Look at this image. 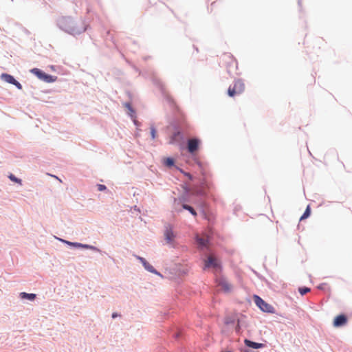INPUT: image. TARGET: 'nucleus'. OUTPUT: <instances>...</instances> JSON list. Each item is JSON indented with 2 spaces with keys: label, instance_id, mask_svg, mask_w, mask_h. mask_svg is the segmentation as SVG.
<instances>
[{
  "label": "nucleus",
  "instance_id": "obj_1",
  "mask_svg": "<svg viewBox=\"0 0 352 352\" xmlns=\"http://www.w3.org/2000/svg\"><path fill=\"white\" fill-rule=\"evenodd\" d=\"M207 188L208 184L204 179L192 186L185 183L183 186L184 193L179 197V203H192L197 205L206 218L205 197L207 196Z\"/></svg>",
  "mask_w": 352,
  "mask_h": 352
},
{
  "label": "nucleus",
  "instance_id": "obj_2",
  "mask_svg": "<svg viewBox=\"0 0 352 352\" xmlns=\"http://www.w3.org/2000/svg\"><path fill=\"white\" fill-rule=\"evenodd\" d=\"M56 24L61 30L74 36L79 35L85 32L87 29V25L80 28L76 26L71 16H59L56 20Z\"/></svg>",
  "mask_w": 352,
  "mask_h": 352
},
{
  "label": "nucleus",
  "instance_id": "obj_3",
  "mask_svg": "<svg viewBox=\"0 0 352 352\" xmlns=\"http://www.w3.org/2000/svg\"><path fill=\"white\" fill-rule=\"evenodd\" d=\"M203 262L204 270H212L216 275L221 272L223 269L221 261L213 250L204 253Z\"/></svg>",
  "mask_w": 352,
  "mask_h": 352
},
{
  "label": "nucleus",
  "instance_id": "obj_4",
  "mask_svg": "<svg viewBox=\"0 0 352 352\" xmlns=\"http://www.w3.org/2000/svg\"><path fill=\"white\" fill-rule=\"evenodd\" d=\"M245 90V84L241 79L234 80L232 85H230L228 89V95L234 97L237 94H242Z\"/></svg>",
  "mask_w": 352,
  "mask_h": 352
},
{
  "label": "nucleus",
  "instance_id": "obj_5",
  "mask_svg": "<svg viewBox=\"0 0 352 352\" xmlns=\"http://www.w3.org/2000/svg\"><path fill=\"white\" fill-rule=\"evenodd\" d=\"M254 302L256 305L263 312L268 314H274L275 309L274 307L266 302L262 298L259 296L254 294L253 296Z\"/></svg>",
  "mask_w": 352,
  "mask_h": 352
},
{
  "label": "nucleus",
  "instance_id": "obj_6",
  "mask_svg": "<svg viewBox=\"0 0 352 352\" xmlns=\"http://www.w3.org/2000/svg\"><path fill=\"white\" fill-rule=\"evenodd\" d=\"M195 243L197 248L200 251L204 252V253L212 251L210 248V239L208 237H201L197 234L195 236Z\"/></svg>",
  "mask_w": 352,
  "mask_h": 352
},
{
  "label": "nucleus",
  "instance_id": "obj_7",
  "mask_svg": "<svg viewBox=\"0 0 352 352\" xmlns=\"http://www.w3.org/2000/svg\"><path fill=\"white\" fill-rule=\"evenodd\" d=\"M30 72L34 74L38 79L45 82H54L57 79V76L47 74L38 68H33L30 70Z\"/></svg>",
  "mask_w": 352,
  "mask_h": 352
},
{
  "label": "nucleus",
  "instance_id": "obj_8",
  "mask_svg": "<svg viewBox=\"0 0 352 352\" xmlns=\"http://www.w3.org/2000/svg\"><path fill=\"white\" fill-rule=\"evenodd\" d=\"M57 239L62 243L66 244L68 246L74 248H82V249H86V250H91L95 252H100V250L97 247H95L91 245L83 244V243H78V242H72V241H67L65 239H63L60 238H57Z\"/></svg>",
  "mask_w": 352,
  "mask_h": 352
},
{
  "label": "nucleus",
  "instance_id": "obj_9",
  "mask_svg": "<svg viewBox=\"0 0 352 352\" xmlns=\"http://www.w3.org/2000/svg\"><path fill=\"white\" fill-rule=\"evenodd\" d=\"M169 335L176 341L180 342L185 338L184 329L178 325H174L170 329Z\"/></svg>",
  "mask_w": 352,
  "mask_h": 352
},
{
  "label": "nucleus",
  "instance_id": "obj_10",
  "mask_svg": "<svg viewBox=\"0 0 352 352\" xmlns=\"http://www.w3.org/2000/svg\"><path fill=\"white\" fill-rule=\"evenodd\" d=\"M201 141L198 138H191L187 140V149L191 153H195L199 148Z\"/></svg>",
  "mask_w": 352,
  "mask_h": 352
},
{
  "label": "nucleus",
  "instance_id": "obj_11",
  "mask_svg": "<svg viewBox=\"0 0 352 352\" xmlns=\"http://www.w3.org/2000/svg\"><path fill=\"white\" fill-rule=\"evenodd\" d=\"M135 258L142 264L143 267L148 272L162 277V274L156 270L153 265H151L144 258L135 255Z\"/></svg>",
  "mask_w": 352,
  "mask_h": 352
},
{
  "label": "nucleus",
  "instance_id": "obj_12",
  "mask_svg": "<svg viewBox=\"0 0 352 352\" xmlns=\"http://www.w3.org/2000/svg\"><path fill=\"white\" fill-rule=\"evenodd\" d=\"M0 78L2 80L5 82L14 85L18 89H22V85L15 79V78L11 74L7 73H2L0 76Z\"/></svg>",
  "mask_w": 352,
  "mask_h": 352
},
{
  "label": "nucleus",
  "instance_id": "obj_13",
  "mask_svg": "<svg viewBox=\"0 0 352 352\" xmlns=\"http://www.w3.org/2000/svg\"><path fill=\"white\" fill-rule=\"evenodd\" d=\"M184 133L179 129H177L170 137V144H181L184 142Z\"/></svg>",
  "mask_w": 352,
  "mask_h": 352
},
{
  "label": "nucleus",
  "instance_id": "obj_14",
  "mask_svg": "<svg viewBox=\"0 0 352 352\" xmlns=\"http://www.w3.org/2000/svg\"><path fill=\"white\" fill-rule=\"evenodd\" d=\"M348 322V317L344 314H341L335 317L333 325L334 327L339 328L344 327Z\"/></svg>",
  "mask_w": 352,
  "mask_h": 352
},
{
  "label": "nucleus",
  "instance_id": "obj_15",
  "mask_svg": "<svg viewBox=\"0 0 352 352\" xmlns=\"http://www.w3.org/2000/svg\"><path fill=\"white\" fill-rule=\"evenodd\" d=\"M244 344L245 346L254 349H263L265 346V344L263 343L256 342L247 338L244 340Z\"/></svg>",
  "mask_w": 352,
  "mask_h": 352
},
{
  "label": "nucleus",
  "instance_id": "obj_16",
  "mask_svg": "<svg viewBox=\"0 0 352 352\" xmlns=\"http://www.w3.org/2000/svg\"><path fill=\"white\" fill-rule=\"evenodd\" d=\"M165 240L168 243H172L174 241L175 235L170 226H166L164 231Z\"/></svg>",
  "mask_w": 352,
  "mask_h": 352
},
{
  "label": "nucleus",
  "instance_id": "obj_17",
  "mask_svg": "<svg viewBox=\"0 0 352 352\" xmlns=\"http://www.w3.org/2000/svg\"><path fill=\"white\" fill-rule=\"evenodd\" d=\"M217 283L218 284V285L219 287H221V289L225 292H229L230 291V284L226 281V280L223 278V277H221V278H218L217 279Z\"/></svg>",
  "mask_w": 352,
  "mask_h": 352
},
{
  "label": "nucleus",
  "instance_id": "obj_18",
  "mask_svg": "<svg viewBox=\"0 0 352 352\" xmlns=\"http://www.w3.org/2000/svg\"><path fill=\"white\" fill-rule=\"evenodd\" d=\"M182 210H188L193 217H196L197 215L196 210L192 206L186 203H183L182 204V209L178 210L177 212H180Z\"/></svg>",
  "mask_w": 352,
  "mask_h": 352
},
{
  "label": "nucleus",
  "instance_id": "obj_19",
  "mask_svg": "<svg viewBox=\"0 0 352 352\" xmlns=\"http://www.w3.org/2000/svg\"><path fill=\"white\" fill-rule=\"evenodd\" d=\"M19 297L23 300L34 301L36 298V295L33 293H27V292H23L19 294Z\"/></svg>",
  "mask_w": 352,
  "mask_h": 352
},
{
  "label": "nucleus",
  "instance_id": "obj_20",
  "mask_svg": "<svg viewBox=\"0 0 352 352\" xmlns=\"http://www.w3.org/2000/svg\"><path fill=\"white\" fill-rule=\"evenodd\" d=\"M152 81H153V83L160 89L162 94H164V85H163L162 81L160 80V79L158 78L155 74H153L152 76Z\"/></svg>",
  "mask_w": 352,
  "mask_h": 352
},
{
  "label": "nucleus",
  "instance_id": "obj_21",
  "mask_svg": "<svg viewBox=\"0 0 352 352\" xmlns=\"http://www.w3.org/2000/svg\"><path fill=\"white\" fill-rule=\"evenodd\" d=\"M237 319L239 318L236 316H227L225 318L224 323L226 325H234L237 322Z\"/></svg>",
  "mask_w": 352,
  "mask_h": 352
},
{
  "label": "nucleus",
  "instance_id": "obj_22",
  "mask_svg": "<svg viewBox=\"0 0 352 352\" xmlns=\"http://www.w3.org/2000/svg\"><path fill=\"white\" fill-rule=\"evenodd\" d=\"M164 164L168 168H171L175 166V160L170 157H166L164 160Z\"/></svg>",
  "mask_w": 352,
  "mask_h": 352
},
{
  "label": "nucleus",
  "instance_id": "obj_23",
  "mask_svg": "<svg viewBox=\"0 0 352 352\" xmlns=\"http://www.w3.org/2000/svg\"><path fill=\"white\" fill-rule=\"evenodd\" d=\"M310 215H311V208H310V206L308 205L307 206L305 210L304 211L303 214L300 217V221H303V220L307 219L308 217H310Z\"/></svg>",
  "mask_w": 352,
  "mask_h": 352
},
{
  "label": "nucleus",
  "instance_id": "obj_24",
  "mask_svg": "<svg viewBox=\"0 0 352 352\" xmlns=\"http://www.w3.org/2000/svg\"><path fill=\"white\" fill-rule=\"evenodd\" d=\"M124 106L130 111L129 115L131 118L135 116V111L130 102H126L124 103Z\"/></svg>",
  "mask_w": 352,
  "mask_h": 352
},
{
  "label": "nucleus",
  "instance_id": "obj_25",
  "mask_svg": "<svg viewBox=\"0 0 352 352\" xmlns=\"http://www.w3.org/2000/svg\"><path fill=\"white\" fill-rule=\"evenodd\" d=\"M8 178L10 179V181L14 182L16 184H21L22 180L20 178L16 177L14 175L10 173L8 175Z\"/></svg>",
  "mask_w": 352,
  "mask_h": 352
},
{
  "label": "nucleus",
  "instance_id": "obj_26",
  "mask_svg": "<svg viewBox=\"0 0 352 352\" xmlns=\"http://www.w3.org/2000/svg\"><path fill=\"white\" fill-rule=\"evenodd\" d=\"M310 288L307 287H300L298 288V292L300 294V295L304 296L307 294L308 292H310Z\"/></svg>",
  "mask_w": 352,
  "mask_h": 352
},
{
  "label": "nucleus",
  "instance_id": "obj_27",
  "mask_svg": "<svg viewBox=\"0 0 352 352\" xmlns=\"http://www.w3.org/2000/svg\"><path fill=\"white\" fill-rule=\"evenodd\" d=\"M180 172L184 174V175H185L186 177H188V179L190 180V181H192L194 179V177L192 175H191L190 173H188V172H186L184 171V170L182 169H179Z\"/></svg>",
  "mask_w": 352,
  "mask_h": 352
},
{
  "label": "nucleus",
  "instance_id": "obj_28",
  "mask_svg": "<svg viewBox=\"0 0 352 352\" xmlns=\"http://www.w3.org/2000/svg\"><path fill=\"white\" fill-rule=\"evenodd\" d=\"M234 325H235L236 333H239L241 331V329L239 319H237V322H236V324Z\"/></svg>",
  "mask_w": 352,
  "mask_h": 352
},
{
  "label": "nucleus",
  "instance_id": "obj_29",
  "mask_svg": "<svg viewBox=\"0 0 352 352\" xmlns=\"http://www.w3.org/2000/svg\"><path fill=\"white\" fill-rule=\"evenodd\" d=\"M156 133H157V131H156L155 128L153 126H151V135L152 139L155 138Z\"/></svg>",
  "mask_w": 352,
  "mask_h": 352
},
{
  "label": "nucleus",
  "instance_id": "obj_30",
  "mask_svg": "<svg viewBox=\"0 0 352 352\" xmlns=\"http://www.w3.org/2000/svg\"><path fill=\"white\" fill-rule=\"evenodd\" d=\"M97 187L99 191H104L107 190V186L104 184H97Z\"/></svg>",
  "mask_w": 352,
  "mask_h": 352
},
{
  "label": "nucleus",
  "instance_id": "obj_31",
  "mask_svg": "<svg viewBox=\"0 0 352 352\" xmlns=\"http://www.w3.org/2000/svg\"><path fill=\"white\" fill-rule=\"evenodd\" d=\"M196 164L198 165V166L200 168L201 170V173L203 175H204V172H203V166H202V163L201 162H199V160H196Z\"/></svg>",
  "mask_w": 352,
  "mask_h": 352
},
{
  "label": "nucleus",
  "instance_id": "obj_32",
  "mask_svg": "<svg viewBox=\"0 0 352 352\" xmlns=\"http://www.w3.org/2000/svg\"><path fill=\"white\" fill-rule=\"evenodd\" d=\"M120 316V314H118L117 312H113L111 315V317L112 318L115 319L117 317Z\"/></svg>",
  "mask_w": 352,
  "mask_h": 352
},
{
  "label": "nucleus",
  "instance_id": "obj_33",
  "mask_svg": "<svg viewBox=\"0 0 352 352\" xmlns=\"http://www.w3.org/2000/svg\"><path fill=\"white\" fill-rule=\"evenodd\" d=\"M131 66L134 68V69L137 72H139V74H140V71L139 70L138 68H137L135 65H131Z\"/></svg>",
  "mask_w": 352,
  "mask_h": 352
},
{
  "label": "nucleus",
  "instance_id": "obj_34",
  "mask_svg": "<svg viewBox=\"0 0 352 352\" xmlns=\"http://www.w3.org/2000/svg\"><path fill=\"white\" fill-rule=\"evenodd\" d=\"M298 6L300 7V8H301V7H302V0H298Z\"/></svg>",
  "mask_w": 352,
  "mask_h": 352
},
{
  "label": "nucleus",
  "instance_id": "obj_35",
  "mask_svg": "<svg viewBox=\"0 0 352 352\" xmlns=\"http://www.w3.org/2000/svg\"><path fill=\"white\" fill-rule=\"evenodd\" d=\"M242 352H254V351H251L250 349H245L242 350Z\"/></svg>",
  "mask_w": 352,
  "mask_h": 352
},
{
  "label": "nucleus",
  "instance_id": "obj_36",
  "mask_svg": "<svg viewBox=\"0 0 352 352\" xmlns=\"http://www.w3.org/2000/svg\"><path fill=\"white\" fill-rule=\"evenodd\" d=\"M134 124L138 126V122L137 121H134Z\"/></svg>",
  "mask_w": 352,
  "mask_h": 352
},
{
  "label": "nucleus",
  "instance_id": "obj_37",
  "mask_svg": "<svg viewBox=\"0 0 352 352\" xmlns=\"http://www.w3.org/2000/svg\"><path fill=\"white\" fill-rule=\"evenodd\" d=\"M194 47H195V50H196L197 52H198V48H197V47H196L195 46H194Z\"/></svg>",
  "mask_w": 352,
  "mask_h": 352
},
{
  "label": "nucleus",
  "instance_id": "obj_38",
  "mask_svg": "<svg viewBox=\"0 0 352 352\" xmlns=\"http://www.w3.org/2000/svg\"><path fill=\"white\" fill-rule=\"evenodd\" d=\"M319 288H320V289H322V285H320V286H319Z\"/></svg>",
  "mask_w": 352,
  "mask_h": 352
}]
</instances>
